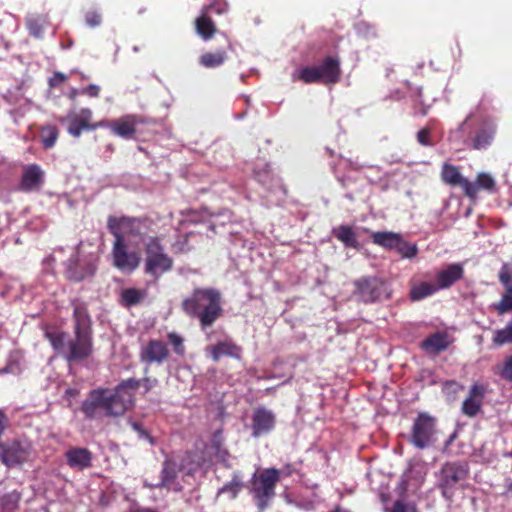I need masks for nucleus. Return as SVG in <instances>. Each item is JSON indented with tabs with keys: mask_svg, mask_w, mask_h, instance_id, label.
Masks as SVG:
<instances>
[{
	"mask_svg": "<svg viewBox=\"0 0 512 512\" xmlns=\"http://www.w3.org/2000/svg\"><path fill=\"white\" fill-rule=\"evenodd\" d=\"M73 307V337L66 332H48L46 337L57 354L68 362L88 359L94 352L92 319L85 301L76 298Z\"/></svg>",
	"mask_w": 512,
	"mask_h": 512,
	"instance_id": "f257e3e1",
	"label": "nucleus"
},
{
	"mask_svg": "<svg viewBox=\"0 0 512 512\" xmlns=\"http://www.w3.org/2000/svg\"><path fill=\"white\" fill-rule=\"evenodd\" d=\"M182 311L198 321L202 331L211 328L223 314L222 294L212 287H198L182 300Z\"/></svg>",
	"mask_w": 512,
	"mask_h": 512,
	"instance_id": "f03ea898",
	"label": "nucleus"
},
{
	"mask_svg": "<svg viewBox=\"0 0 512 512\" xmlns=\"http://www.w3.org/2000/svg\"><path fill=\"white\" fill-rule=\"evenodd\" d=\"M152 220L147 217H114L109 216L107 228L114 238L120 237L126 241L138 245L144 242L151 232Z\"/></svg>",
	"mask_w": 512,
	"mask_h": 512,
	"instance_id": "7ed1b4c3",
	"label": "nucleus"
},
{
	"mask_svg": "<svg viewBox=\"0 0 512 512\" xmlns=\"http://www.w3.org/2000/svg\"><path fill=\"white\" fill-rule=\"evenodd\" d=\"M292 78L294 81L299 80L305 84H336L341 78L340 61L337 57L327 56L321 65L302 67L293 74Z\"/></svg>",
	"mask_w": 512,
	"mask_h": 512,
	"instance_id": "20e7f679",
	"label": "nucleus"
},
{
	"mask_svg": "<svg viewBox=\"0 0 512 512\" xmlns=\"http://www.w3.org/2000/svg\"><path fill=\"white\" fill-rule=\"evenodd\" d=\"M144 273L158 280L174 266L173 258L165 252L161 240L157 236L149 237L145 242Z\"/></svg>",
	"mask_w": 512,
	"mask_h": 512,
	"instance_id": "39448f33",
	"label": "nucleus"
},
{
	"mask_svg": "<svg viewBox=\"0 0 512 512\" xmlns=\"http://www.w3.org/2000/svg\"><path fill=\"white\" fill-rule=\"evenodd\" d=\"M279 481L280 472L276 468H267L258 475L254 474L251 492L259 510L263 511L268 507L269 501L275 496V488Z\"/></svg>",
	"mask_w": 512,
	"mask_h": 512,
	"instance_id": "423d86ee",
	"label": "nucleus"
},
{
	"mask_svg": "<svg viewBox=\"0 0 512 512\" xmlns=\"http://www.w3.org/2000/svg\"><path fill=\"white\" fill-rule=\"evenodd\" d=\"M469 465L465 461H450L442 465L438 473V487L445 498H451L456 486L467 479Z\"/></svg>",
	"mask_w": 512,
	"mask_h": 512,
	"instance_id": "0eeeda50",
	"label": "nucleus"
},
{
	"mask_svg": "<svg viewBox=\"0 0 512 512\" xmlns=\"http://www.w3.org/2000/svg\"><path fill=\"white\" fill-rule=\"evenodd\" d=\"M141 385V381L129 378L121 381L113 392L108 390L107 396L110 401L112 416L123 415L126 410L134 403L135 393Z\"/></svg>",
	"mask_w": 512,
	"mask_h": 512,
	"instance_id": "6e6552de",
	"label": "nucleus"
},
{
	"mask_svg": "<svg viewBox=\"0 0 512 512\" xmlns=\"http://www.w3.org/2000/svg\"><path fill=\"white\" fill-rule=\"evenodd\" d=\"M436 418L427 412H420L413 422L410 443L418 449H424L434 442Z\"/></svg>",
	"mask_w": 512,
	"mask_h": 512,
	"instance_id": "1a4fd4ad",
	"label": "nucleus"
},
{
	"mask_svg": "<svg viewBox=\"0 0 512 512\" xmlns=\"http://www.w3.org/2000/svg\"><path fill=\"white\" fill-rule=\"evenodd\" d=\"M354 295L364 303H373L388 298L387 286L376 276L362 277L354 282Z\"/></svg>",
	"mask_w": 512,
	"mask_h": 512,
	"instance_id": "9d476101",
	"label": "nucleus"
},
{
	"mask_svg": "<svg viewBox=\"0 0 512 512\" xmlns=\"http://www.w3.org/2000/svg\"><path fill=\"white\" fill-rule=\"evenodd\" d=\"M146 123L143 116L137 114H126L113 120L104 119V128H108L111 133L120 138L133 139L140 124Z\"/></svg>",
	"mask_w": 512,
	"mask_h": 512,
	"instance_id": "9b49d317",
	"label": "nucleus"
},
{
	"mask_svg": "<svg viewBox=\"0 0 512 512\" xmlns=\"http://www.w3.org/2000/svg\"><path fill=\"white\" fill-rule=\"evenodd\" d=\"M107 393V388L93 389L89 392L80 408L86 419H95L99 409H103L107 416H112L111 404Z\"/></svg>",
	"mask_w": 512,
	"mask_h": 512,
	"instance_id": "f8f14e48",
	"label": "nucleus"
},
{
	"mask_svg": "<svg viewBox=\"0 0 512 512\" xmlns=\"http://www.w3.org/2000/svg\"><path fill=\"white\" fill-rule=\"evenodd\" d=\"M113 265L123 272H133L140 264V256L137 252H129L126 243L120 238H115L112 248Z\"/></svg>",
	"mask_w": 512,
	"mask_h": 512,
	"instance_id": "ddd939ff",
	"label": "nucleus"
},
{
	"mask_svg": "<svg viewBox=\"0 0 512 512\" xmlns=\"http://www.w3.org/2000/svg\"><path fill=\"white\" fill-rule=\"evenodd\" d=\"M170 357V351L165 342L159 339L149 340L140 350L139 359L147 365L162 364Z\"/></svg>",
	"mask_w": 512,
	"mask_h": 512,
	"instance_id": "4468645a",
	"label": "nucleus"
},
{
	"mask_svg": "<svg viewBox=\"0 0 512 512\" xmlns=\"http://www.w3.org/2000/svg\"><path fill=\"white\" fill-rule=\"evenodd\" d=\"M93 112L89 108H82L78 115L71 118L68 133L75 138H79L83 131H94L98 128H104V120L93 122Z\"/></svg>",
	"mask_w": 512,
	"mask_h": 512,
	"instance_id": "2eb2a0df",
	"label": "nucleus"
},
{
	"mask_svg": "<svg viewBox=\"0 0 512 512\" xmlns=\"http://www.w3.org/2000/svg\"><path fill=\"white\" fill-rule=\"evenodd\" d=\"M44 177V171L38 164L25 165L23 167L18 190L26 193L38 191L44 183Z\"/></svg>",
	"mask_w": 512,
	"mask_h": 512,
	"instance_id": "dca6fc26",
	"label": "nucleus"
},
{
	"mask_svg": "<svg viewBox=\"0 0 512 512\" xmlns=\"http://www.w3.org/2000/svg\"><path fill=\"white\" fill-rule=\"evenodd\" d=\"M486 391V385L478 382L472 384L468 396L461 406V411L465 416L475 417L481 411Z\"/></svg>",
	"mask_w": 512,
	"mask_h": 512,
	"instance_id": "f3484780",
	"label": "nucleus"
},
{
	"mask_svg": "<svg viewBox=\"0 0 512 512\" xmlns=\"http://www.w3.org/2000/svg\"><path fill=\"white\" fill-rule=\"evenodd\" d=\"M276 424L275 414L264 407H258L252 415V436L258 438L271 432Z\"/></svg>",
	"mask_w": 512,
	"mask_h": 512,
	"instance_id": "a211bd4d",
	"label": "nucleus"
},
{
	"mask_svg": "<svg viewBox=\"0 0 512 512\" xmlns=\"http://www.w3.org/2000/svg\"><path fill=\"white\" fill-rule=\"evenodd\" d=\"M65 459L70 468L83 471L92 466L93 454L84 447H71L65 452Z\"/></svg>",
	"mask_w": 512,
	"mask_h": 512,
	"instance_id": "6ab92c4d",
	"label": "nucleus"
},
{
	"mask_svg": "<svg viewBox=\"0 0 512 512\" xmlns=\"http://www.w3.org/2000/svg\"><path fill=\"white\" fill-rule=\"evenodd\" d=\"M95 272L96 266L92 262L70 259L66 269V278L73 282H81L87 278H91Z\"/></svg>",
	"mask_w": 512,
	"mask_h": 512,
	"instance_id": "aec40b11",
	"label": "nucleus"
},
{
	"mask_svg": "<svg viewBox=\"0 0 512 512\" xmlns=\"http://www.w3.org/2000/svg\"><path fill=\"white\" fill-rule=\"evenodd\" d=\"M441 179L443 182L451 186H460L464 194H471L472 192L470 181L461 175L458 167L452 164H443L441 169Z\"/></svg>",
	"mask_w": 512,
	"mask_h": 512,
	"instance_id": "412c9836",
	"label": "nucleus"
},
{
	"mask_svg": "<svg viewBox=\"0 0 512 512\" xmlns=\"http://www.w3.org/2000/svg\"><path fill=\"white\" fill-rule=\"evenodd\" d=\"M464 269L461 264H450L446 269L436 274V285L438 289H447L463 278Z\"/></svg>",
	"mask_w": 512,
	"mask_h": 512,
	"instance_id": "4be33fe9",
	"label": "nucleus"
},
{
	"mask_svg": "<svg viewBox=\"0 0 512 512\" xmlns=\"http://www.w3.org/2000/svg\"><path fill=\"white\" fill-rule=\"evenodd\" d=\"M230 48V43L226 41V45L218 48L216 51H209L203 53L199 57V64L208 69L220 67L228 59V50Z\"/></svg>",
	"mask_w": 512,
	"mask_h": 512,
	"instance_id": "5701e85b",
	"label": "nucleus"
},
{
	"mask_svg": "<svg viewBox=\"0 0 512 512\" xmlns=\"http://www.w3.org/2000/svg\"><path fill=\"white\" fill-rule=\"evenodd\" d=\"M470 186L472 187L471 194H464L471 201H475L478 197V192L480 190H484L488 193L497 192L496 181L494 178L485 172H481L476 176V180L474 183L470 181Z\"/></svg>",
	"mask_w": 512,
	"mask_h": 512,
	"instance_id": "b1692460",
	"label": "nucleus"
},
{
	"mask_svg": "<svg viewBox=\"0 0 512 512\" xmlns=\"http://www.w3.org/2000/svg\"><path fill=\"white\" fill-rule=\"evenodd\" d=\"M448 335L445 332H436L429 335L421 343V348L427 352L440 353L449 346Z\"/></svg>",
	"mask_w": 512,
	"mask_h": 512,
	"instance_id": "393cba45",
	"label": "nucleus"
},
{
	"mask_svg": "<svg viewBox=\"0 0 512 512\" xmlns=\"http://www.w3.org/2000/svg\"><path fill=\"white\" fill-rule=\"evenodd\" d=\"M401 237V234L392 231H376L371 234L372 242L386 250H395Z\"/></svg>",
	"mask_w": 512,
	"mask_h": 512,
	"instance_id": "a878e982",
	"label": "nucleus"
},
{
	"mask_svg": "<svg viewBox=\"0 0 512 512\" xmlns=\"http://www.w3.org/2000/svg\"><path fill=\"white\" fill-rule=\"evenodd\" d=\"M195 30L203 40L207 41L214 36L217 28L210 15L202 11L201 15L195 19Z\"/></svg>",
	"mask_w": 512,
	"mask_h": 512,
	"instance_id": "bb28decb",
	"label": "nucleus"
},
{
	"mask_svg": "<svg viewBox=\"0 0 512 512\" xmlns=\"http://www.w3.org/2000/svg\"><path fill=\"white\" fill-rule=\"evenodd\" d=\"M146 290L137 288H126L120 293L119 303L125 308L137 306L146 298Z\"/></svg>",
	"mask_w": 512,
	"mask_h": 512,
	"instance_id": "cd10ccee",
	"label": "nucleus"
},
{
	"mask_svg": "<svg viewBox=\"0 0 512 512\" xmlns=\"http://www.w3.org/2000/svg\"><path fill=\"white\" fill-rule=\"evenodd\" d=\"M49 25V18L47 14L31 15L26 18V27L35 38H41L44 34V29Z\"/></svg>",
	"mask_w": 512,
	"mask_h": 512,
	"instance_id": "c85d7f7f",
	"label": "nucleus"
},
{
	"mask_svg": "<svg viewBox=\"0 0 512 512\" xmlns=\"http://www.w3.org/2000/svg\"><path fill=\"white\" fill-rule=\"evenodd\" d=\"M238 347L231 341H220L207 348L213 361L218 362L223 356H236Z\"/></svg>",
	"mask_w": 512,
	"mask_h": 512,
	"instance_id": "c756f323",
	"label": "nucleus"
},
{
	"mask_svg": "<svg viewBox=\"0 0 512 512\" xmlns=\"http://www.w3.org/2000/svg\"><path fill=\"white\" fill-rule=\"evenodd\" d=\"M495 127L493 125H486L477 131L472 140L471 148L481 150L488 147L494 138Z\"/></svg>",
	"mask_w": 512,
	"mask_h": 512,
	"instance_id": "7c9ffc66",
	"label": "nucleus"
},
{
	"mask_svg": "<svg viewBox=\"0 0 512 512\" xmlns=\"http://www.w3.org/2000/svg\"><path fill=\"white\" fill-rule=\"evenodd\" d=\"M332 234L335 238L341 241L345 245V247H358L357 236L352 227L348 225H340L338 227L333 228Z\"/></svg>",
	"mask_w": 512,
	"mask_h": 512,
	"instance_id": "2f4dec72",
	"label": "nucleus"
},
{
	"mask_svg": "<svg viewBox=\"0 0 512 512\" xmlns=\"http://www.w3.org/2000/svg\"><path fill=\"white\" fill-rule=\"evenodd\" d=\"M437 290L436 283L432 284L429 282H422L414 287L410 291V298L413 301H419L423 298L433 295Z\"/></svg>",
	"mask_w": 512,
	"mask_h": 512,
	"instance_id": "473e14b6",
	"label": "nucleus"
},
{
	"mask_svg": "<svg viewBox=\"0 0 512 512\" xmlns=\"http://www.w3.org/2000/svg\"><path fill=\"white\" fill-rule=\"evenodd\" d=\"M59 130L54 125L43 126L40 130V139L45 149H51L57 142Z\"/></svg>",
	"mask_w": 512,
	"mask_h": 512,
	"instance_id": "72a5a7b5",
	"label": "nucleus"
},
{
	"mask_svg": "<svg viewBox=\"0 0 512 512\" xmlns=\"http://www.w3.org/2000/svg\"><path fill=\"white\" fill-rule=\"evenodd\" d=\"M492 344L500 347L506 344H512V319L502 329H497L493 333Z\"/></svg>",
	"mask_w": 512,
	"mask_h": 512,
	"instance_id": "f704fd0d",
	"label": "nucleus"
},
{
	"mask_svg": "<svg viewBox=\"0 0 512 512\" xmlns=\"http://www.w3.org/2000/svg\"><path fill=\"white\" fill-rule=\"evenodd\" d=\"M395 251L400 254L402 258L411 259L418 254V247L416 244L410 243L401 237Z\"/></svg>",
	"mask_w": 512,
	"mask_h": 512,
	"instance_id": "c9c22d12",
	"label": "nucleus"
},
{
	"mask_svg": "<svg viewBox=\"0 0 512 512\" xmlns=\"http://www.w3.org/2000/svg\"><path fill=\"white\" fill-rule=\"evenodd\" d=\"M494 310L498 315H504L512 312V288L502 295L501 300L493 304Z\"/></svg>",
	"mask_w": 512,
	"mask_h": 512,
	"instance_id": "e433bc0d",
	"label": "nucleus"
},
{
	"mask_svg": "<svg viewBox=\"0 0 512 512\" xmlns=\"http://www.w3.org/2000/svg\"><path fill=\"white\" fill-rule=\"evenodd\" d=\"M167 339L171 344L174 353L180 357H183L186 353L184 338L176 332H169L167 334Z\"/></svg>",
	"mask_w": 512,
	"mask_h": 512,
	"instance_id": "4c0bfd02",
	"label": "nucleus"
},
{
	"mask_svg": "<svg viewBox=\"0 0 512 512\" xmlns=\"http://www.w3.org/2000/svg\"><path fill=\"white\" fill-rule=\"evenodd\" d=\"M243 484L240 478L235 474L232 480L226 483L220 490V492H228L232 498H236Z\"/></svg>",
	"mask_w": 512,
	"mask_h": 512,
	"instance_id": "58836bf2",
	"label": "nucleus"
},
{
	"mask_svg": "<svg viewBox=\"0 0 512 512\" xmlns=\"http://www.w3.org/2000/svg\"><path fill=\"white\" fill-rule=\"evenodd\" d=\"M84 20L90 28H96L102 23V14L97 10H89L84 15Z\"/></svg>",
	"mask_w": 512,
	"mask_h": 512,
	"instance_id": "ea45409f",
	"label": "nucleus"
},
{
	"mask_svg": "<svg viewBox=\"0 0 512 512\" xmlns=\"http://www.w3.org/2000/svg\"><path fill=\"white\" fill-rule=\"evenodd\" d=\"M202 11L210 15V13L223 14L227 11V3L224 0H215L205 6Z\"/></svg>",
	"mask_w": 512,
	"mask_h": 512,
	"instance_id": "a19ab883",
	"label": "nucleus"
},
{
	"mask_svg": "<svg viewBox=\"0 0 512 512\" xmlns=\"http://www.w3.org/2000/svg\"><path fill=\"white\" fill-rule=\"evenodd\" d=\"M20 501V494L13 492L2 497L1 504L4 509L13 510Z\"/></svg>",
	"mask_w": 512,
	"mask_h": 512,
	"instance_id": "79ce46f5",
	"label": "nucleus"
},
{
	"mask_svg": "<svg viewBox=\"0 0 512 512\" xmlns=\"http://www.w3.org/2000/svg\"><path fill=\"white\" fill-rule=\"evenodd\" d=\"M386 512H418L414 504L406 503L402 500H397L393 504L392 509H385Z\"/></svg>",
	"mask_w": 512,
	"mask_h": 512,
	"instance_id": "37998d69",
	"label": "nucleus"
},
{
	"mask_svg": "<svg viewBox=\"0 0 512 512\" xmlns=\"http://www.w3.org/2000/svg\"><path fill=\"white\" fill-rule=\"evenodd\" d=\"M499 375L504 380L512 382V355L507 357L499 368Z\"/></svg>",
	"mask_w": 512,
	"mask_h": 512,
	"instance_id": "c03bdc74",
	"label": "nucleus"
},
{
	"mask_svg": "<svg viewBox=\"0 0 512 512\" xmlns=\"http://www.w3.org/2000/svg\"><path fill=\"white\" fill-rule=\"evenodd\" d=\"M417 141L422 146H433V142L431 140V129L428 127H424L417 133Z\"/></svg>",
	"mask_w": 512,
	"mask_h": 512,
	"instance_id": "a18cd8bd",
	"label": "nucleus"
},
{
	"mask_svg": "<svg viewBox=\"0 0 512 512\" xmlns=\"http://www.w3.org/2000/svg\"><path fill=\"white\" fill-rule=\"evenodd\" d=\"M499 281L504 286L505 291L508 292L509 289H512V276L508 272L507 265H503L499 272Z\"/></svg>",
	"mask_w": 512,
	"mask_h": 512,
	"instance_id": "49530a36",
	"label": "nucleus"
},
{
	"mask_svg": "<svg viewBox=\"0 0 512 512\" xmlns=\"http://www.w3.org/2000/svg\"><path fill=\"white\" fill-rule=\"evenodd\" d=\"M255 177L262 184H268L272 177L269 166L265 164L261 171H255Z\"/></svg>",
	"mask_w": 512,
	"mask_h": 512,
	"instance_id": "de8ad7c7",
	"label": "nucleus"
},
{
	"mask_svg": "<svg viewBox=\"0 0 512 512\" xmlns=\"http://www.w3.org/2000/svg\"><path fill=\"white\" fill-rule=\"evenodd\" d=\"M68 77L62 72H55L49 79L48 84L51 88L59 87L67 81Z\"/></svg>",
	"mask_w": 512,
	"mask_h": 512,
	"instance_id": "09e8293b",
	"label": "nucleus"
},
{
	"mask_svg": "<svg viewBox=\"0 0 512 512\" xmlns=\"http://www.w3.org/2000/svg\"><path fill=\"white\" fill-rule=\"evenodd\" d=\"M101 92L100 86L96 84H90L80 90L81 95H86L91 98H97L99 97Z\"/></svg>",
	"mask_w": 512,
	"mask_h": 512,
	"instance_id": "8fccbe9b",
	"label": "nucleus"
},
{
	"mask_svg": "<svg viewBox=\"0 0 512 512\" xmlns=\"http://www.w3.org/2000/svg\"><path fill=\"white\" fill-rule=\"evenodd\" d=\"M162 474H163V478H162L163 484L174 479V477H175L174 470H173L172 465L169 462L164 463V466L162 469Z\"/></svg>",
	"mask_w": 512,
	"mask_h": 512,
	"instance_id": "3c124183",
	"label": "nucleus"
},
{
	"mask_svg": "<svg viewBox=\"0 0 512 512\" xmlns=\"http://www.w3.org/2000/svg\"><path fill=\"white\" fill-rule=\"evenodd\" d=\"M141 385L145 389V392H149L153 387H155L158 384V380L156 378L151 377H144L143 379H140Z\"/></svg>",
	"mask_w": 512,
	"mask_h": 512,
	"instance_id": "603ef678",
	"label": "nucleus"
},
{
	"mask_svg": "<svg viewBox=\"0 0 512 512\" xmlns=\"http://www.w3.org/2000/svg\"><path fill=\"white\" fill-rule=\"evenodd\" d=\"M80 94V90L73 88L68 94L70 100L74 101L76 97Z\"/></svg>",
	"mask_w": 512,
	"mask_h": 512,
	"instance_id": "864d4df0",
	"label": "nucleus"
},
{
	"mask_svg": "<svg viewBox=\"0 0 512 512\" xmlns=\"http://www.w3.org/2000/svg\"><path fill=\"white\" fill-rule=\"evenodd\" d=\"M471 117H472L471 114L466 117V119L463 121V123L459 127L460 130H462V131L464 130V127L466 126L467 122L471 119Z\"/></svg>",
	"mask_w": 512,
	"mask_h": 512,
	"instance_id": "5fc2aeb1",
	"label": "nucleus"
},
{
	"mask_svg": "<svg viewBox=\"0 0 512 512\" xmlns=\"http://www.w3.org/2000/svg\"><path fill=\"white\" fill-rule=\"evenodd\" d=\"M213 446L220 452V443L215 439L213 440Z\"/></svg>",
	"mask_w": 512,
	"mask_h": 512,
	"instance_id": "6e6d98bb",
	"label": "nucleus"
},
{
	"mask_svg": "<svg viewBox=\"0 0 512 512\" xmlns=\"http://www.w3.org/2000/svg\"><path fill=\"white\" fill-rule=\"evenodd\" d=\"M8 372H10V369H9V367H8V366H7V367H4V368H2V369H0V375H1V374H4V373H8Z\"/></svg>",
	"mask_w": 512,
	"mask_h": 512,
	"instance_id": "4d7b16f0",
	"label": "nucleus"
},
{
	"mask_svg": "<svg viewBox=\"0 0 512 512\" xmlns=\"http://www.w3.org/2000/svg\"><path fill=\"white\" fill-rule=\"evenodd\" d=\"M136 512H156V511L153 509L146 508V509H139Z\"/></svg>",
	"mask_w": 512,
	"mask_h": 512,
	"instance_id": "13d9d810",
	"label": "nucleus"
},
{
	"mask_svg": "<svg viewBox=\"0 0 512 512\" xmlns=\"http://www.w3.org/2000/svg\"><path fill=\"white\" fill-rule=\"evenodd\" d=\"M77 73L80 75L81 79H83V80H84V79H88V76H87V75H85L83 72H78V71H77Z\"/></svg>",
	"mask_w": 512,
	"mask_h": 512,
	"instance_id": "bf43d9fd",
	"label": "nucleus"
},
{
	"mask_svg": "<svg viewBox=\"0 0 512 512\" xmlns=\"http://www.w3.org/2000/svg\"><path fill=\"white\" fill-rule=\"evenodd\" d=\"M417 95H418L419 97H421V95H422V89H421V88H418V89H417Z\"/></svg>",
	"mask_w": 512,
	"mask_h": 512,
	"instance_id": "052dcab7",
	"label": "nucleus"
},
{
	"mask_svg": "<svg viewBox=\"0 0 512 512\" xmlns=\"http://www.w3.org/2000/svg\"><path fill=\"white\" fill-rule=\"evenodd\" d=\"M421 113H422V115H426L427 110H426L425 108H423V109L421 110Z\"/></svg>",
	"mask_w": 512,
	"mask_h": 512,
	"instance_id": "680f3d73",
	"label": "nucleus"
},
{
	"mask_svg": "<svg viewBox=\"0 0 512 512\" xmlns=\"http://www.w3.org/2000/svg\"><path fill=\"white\" fill-rule=\"evenodd\" d=\"M406 85H407V88H408V89H411V84H410V82H409V81H407V82H406Z\"/></svg>",
	"mask_w": 512,
	"mask_h": 512,
	"instance_id": "e2e57ef3",
	"label": "nucleus"
},
{
	"mask_svg": "<svg viewBox=\"0 0 512 512\" xmlns=\"http://www.w3.org/2000/svg\"><path fill=\"white\" fill-rule=\"evenodd\" d=\"M508 456L512 459V448H511V451L509 452Z\"/></svg>",
	"mask_w": 512,
	"mask_h": 512,
	"instance_id": "0e129e2a",
	"label": "nucleus"
}]
</instances>
